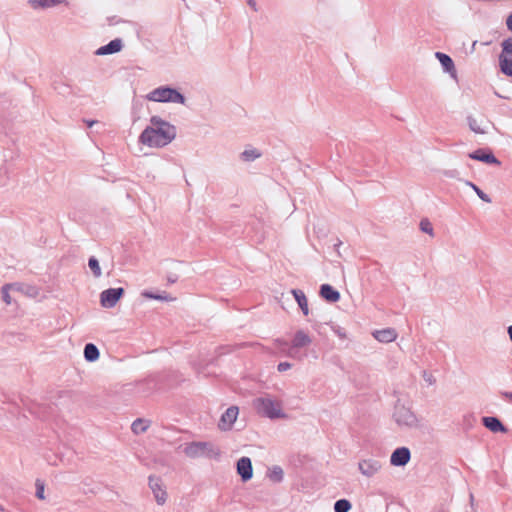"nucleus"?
Wrapping results in <instances>:
<instances>
[{
  "instance_id": "nucleus-1",
  "label": "nucleus",
  "mask_w": 512,
  "mask_h": 512,
  "mask_svg": "<svg viewBox=\"0 0 512 512\" xmlns=\"http://www.w3.org/2000/svg\"><path fill=\"white\" fill-rule=\"evenodd\" d=\"M150 124L141 132L138 141L149 148L160 149L169 145L177 136L176 127L160 116H152Z\"/></svg>"
},
{
  "instance_id": "nucleus-2",
  "label": "nucleus",
  "mask_w": 512,
  "mask_h": 512,
  "mask_svg": "<svg viewBox=\"0 0 512 512\" xmlns=\"http://www.w3.org/2000/svg\"><path fill=\"white\" fill-rule=\"evenodd\" d=\"M183 453L191 459L201 457L218 459L221 455V450L211 442L194 441L184 445Z\"/></svg>"
},
{
  "instance_id": "nucleus-3",
  "label": "nucleus",
  "mask_w": 512,
  "mask_h": 512,
  "mask_svg": "<svg viewBox=\"0 0 512 512\" xmlns=\"http://www.w3.org/2000/svg\"><path fill=\"white\" fill-rule=\"evenodd\" d=\"M258 413L270 419L286 418L282 409V402L271 395H265L254 400Z\"/></svg>"
},
{
  "instance_id": "nucleus-4",
  "label": "nucleus",
  "mask_w": 512,
  "mask_h": 512,
  "mask_svg": "<svg viewBox=\"0 0 512 512\" xmlns=\"http://www.w3.org/2000/svg\"><path fill=\"white\" fill-rule=\"evenodd\" d=\"M146 98L149 101L153 102H164V103H178V104H185V97L178 92L176 89L168 87V86H161L158 87L151 92H149L146 95Z\"/></svg>"
},
{
  "instance_id": "nucleus-5",
  "label": "nucleus",
  "mask_w": 512,
  "mask_h": 512,
  "mask_svg": "<svg viewBox=\"0 0 512 512\" xmlns=\"http://www.w3.org/2000/svg\"><path fill=\"white\" fill-rule=\"evenodd\" d=\"M393 416L399 426L414 428L418 425L416 415L411 411V409L404 405H397Z\"/></svg>"
},
{
  "instance_id": "nucleus-6",
  "label": "nucleus",
  "mask_w": 512,
  "mask_h": 512,
  "mask_svg": "<svg viewBox=\"0 0 512 512\" xmlns=\"http://www.w3.org/2000/svg\"><path fill=\"white\" fill-rule=\"evenodd\" d=\"M502 52L499 55V67L503 74L512 76V38L505 39L502 43Z\"/></svg>"
},
{
  "instance_id": "nucleus-7",
  "label": "nucleus",
  "mask_w": 512,
  "mask_h": 512,
  "mask_svg": "<svg viewBox=\"0 0 512 512\" xmlns=\"http://www.w3.org/2000/svg\"><path fill=\"white\" fill-rule=\"evenodd\" d=\"M382 469V461L373 457L363 458L358 462V470L365 478H373L377 476Z\"/></svg>"
},
{
  "instance_id": "nucleus-8",
  "label": "nucleus",
  "mask_w": 512,
  "mask_h": 512,
  "mask_svg": "<svg viewBox=\"0 0 512 512\" xmlns=\"http://www.w3.org/2000/svg\"><path fill=\"white\" fill-rule=\"evenodd\" d=\"M148 485L156 503L158 505H164L167 501L168 494L161 478L153 475L149 476Z\"/></svg>"
},
{
  "instance_id": "nucleus-9",
  "label": "nucleus",
  "mask_w": 512,
  "mask_h": 512,
  "mask_svg": "<svg viewBox=\"0 0 512 512\" xmlns=\"http://www.w3.org/2000/svg\"><path fill=\"white\" fill-rule=\"evenodd\" d=\"M124 295L123 288H109L101 292L100 304L104 308H113Z\"/></svg>"
},
{
  "instance_id": "nucleus-10",
  "label": "nucleus",
  "mask_w": 512,
  "mask_h": 512,
  "mask_svg": "<svg viewBox=\"0 0 512 512\" xmlns=\"http://www.w3.org/2000/svg\"><path fill=\"white\" fill-rule=\"evenodd\" d=\"M239 414V409L237 406L229 407L221 416L220 421L218 423V427L222 431H227L231 429L233 423L236 421Z\"/></svg>"
},
{
  "instance_id": "nucleus-11",
  "label": "nucleus",
  "mask_w": 512,
  "mask_h": 512,
  "mask_svg": "<svg viewBox=\"0 0 512 512\" xmlns=\"http://www.w3.org/2000/svg\"><path fill=\"white\" fill-rule=\"evenodd\" d=\"M411 458L410 450L407 447H399L395 449L390 457V463L393 466H405Z\"/></svg>"
},
{
  "instance_id": "nucleus-12",
  "label": "nucleus",
  "mask_w": 512,
  "mask_h": 512,
  "mask_svg": "<svg viewBox=\"0 0 512 512\" xmlns=\"http://www.w3.org/2000/svg\"><path fill=\"white\" fill-rule=\"evenodd\" d=\"M237 473L241 476L242 481L246 482L253 476L252 462L249 457H241L237 461Z\"/></svg>"
},
{
  "instance_id": "nucleus-13",
  "label": "nucleus",
  "mask_w": 512,
  "mask_h": 512,
  "mask_svg": "<svg viewBox=\"0 0 512 512\" xmlns=\"http://www.w3.org/2000/svg\"><path fill=\"white\" fill-rule=\"evenodd\" d=\"M372 335L377 341L381 343H390L396 340L398 334L394 328H385L381 330H375Z\"/></svg>"
},
{
  "instance_id": "nucleus-14",
  "label": "nucleus",
  "mask_w": 512,
  "mask_h": 512,
  "mask_svg": "<svg viewBox=\"0 0 512 512\" xmlns=\"http://www.w3.org/2000/svg\"><path fill=\"white\" fill-rule=\"evenodd\" d=\"M469 157L474 160L482 161L487 164H496L499 165L500 161L491 153L485 152L483 149H478L469 154Z\"/></svg>"
},
{
  "instance_id": "nucleus-15",
  "label": "nucleus",
  "mask_w": 512,
  "mask_h": 512,
  "mask_svg": "<svg viewBox=\"0 0 512 512\" xmlns=\"http://www.w3.org/2000/svg\"><path fill=\"white\" fill-rule=\"evenodd\" d=\"M123 47V42L121 39L117 38L112 41H110L107 45H104L97 49L96 54L97 55H109L114 54L119 51H121Z\"/></svg>"
},
{
  "instance_id": "nucleus-16",
  "label": "nucleus",
  "mask_w": 512,
  "mask_h": 512,
  "mask_svg": "<svg viewBox=\"0 0 512 512\" xmlns=\"http://www.w3.org/2000/svg\"><path fill=\"white\" fill-rule=\"evenodd\" d=\"M320 296L330 303H335L340 299V293L329 284H323L320 287Z\"/></svg>"
},
{
  "instance_id": "nucleus-17",
  "label": "nucleus",
  "mask_w": 512,
  "mask_h": 512,
  "mask_svg": "<svg viewBox=\"0 0 512 512\" xmlns=\"http://www.w3.org/2000/svg\"><path fill=\"white\" fill-rule=\"evenodd\" d=\"M312 343L311 337L303 330L296 331L292 340V348H304Z\"/></svg>"
},
{
  "instance_id": "nucleus-18",
  "label": "nucleus",
  "mask_w": 512,
  "mask_h": 512,
  "mask_svg": "<svg viewBox=\"0 0 512 512\" xmlns=\"http://www.w3.org/2000/svg\"><path fill=\"white\" fill-rule=\"evenodd\" d=\"M483 425L492 432H503L507 431L506 427L496 417H484L482 419Z\"/></svg>"
},
{
  "instance_id": "nucleus-19",
  "label": "nucleus",
  "mask_w": 512,
  "mask_h": 512,
  "mask_svg": "<svg viewBox=\"0 0 512 512\" xmlns=\"http://www.w3.org/2000/svg\"><path fill=\"white\" fill-rule=\"evenodd\" d=\"M12 290L21 292L29 297H37L39 294V291L36 287L27 285L24 283L16 282V283H10Z\"/></svg>"
},
{
  "instance_id": "nucleus-20",
  "label": "nucleus",
  "mask_w": 512,
  "mask_h": 512,
  "mask_svg": "<svg viewBox=\"0 0 512 512\" xmlns=\"http://www.w3.org/2000/svg\"><path fill=\"white\" fill-rule=\"evenodd\" d=\"M436 58L441 63L443 69L445 72L452 73V76H455V66L454 62L451 59V57L447 54H444L442 52H436L435 53Z\"/></svg>"
},
{
  "instance_id": "nucleus-21",
  "label": "nucleus",
  "mask_w": 512,
  "mask_h": 512,
  "mask_svg": "<svg viewBox=\"0 0 512 512\" xmlns=\"http://www.w3.org/2000/svg\"><path fill=\"white\" fill-rule=\"evenodd\" d=\"M292 295L294 296L296 302L298 303L300 309L302 310L303 314L307 316L309 314V308H308V301L304 294V292L300 289H292L291 290Z\"/></svg>"
},
{
  "instance_id": "nucleus-22",
  "label": "nucleus",
  "mask_w": 512,
  "mask_h": 512,
  "mask_svg": "<svg viewBox=\"0 0 512 512\" xmlns=\"http://www.w3.org/2000/svg\"><path fill=\"white\" fill-rule=\"evenodd\" d=\"M65 0H30L29 3L34 9H46L51 8L61 3H64Z\"/></svg>"
},
{
  "instance_id": "nucleus-23",
  "label": "nucleus",
  "mask_w": 512,
  "mask_h": 512,
  "mask_svg": "<svg viewBox=\"0 0 512 512\" xmlns=\"http://www.w3.org/2000/svg\"><path fill=\"white\" fill-rule=\"evenodd\" d=\"M99 350L96 345L88 343L84 347V357L88 362H94L99 358Z\"/></svg>"
},
{
  "instance_id": "nucleus-24",
  "label": "nucleus",
  "mask_w": 512,
  "mask_h": 512,
  "mask_svg": "<svg viewBox=\"0 0 512 512\" xmlns=\"http://www.w3.org/2000/svg\"><path fill=\"white\" fill-rule=\"evenodd\" d=\"M260 156H261V153L257 149L248 148V149H245L240 154V159L244 162H251V161L258 159Z\"/></svg>"
},
{
  "instance_id": "nucleus-25",
  "label": "nucleus",
  "mask_w": 512,
  "mask_h": 512,
  "mask_svg": "<svg viewBox=\"0 0 512 512\" xmlns=\"http://www.w3.org/2000/svg\"><path fill=\"white\" fill-rule=\"evenodd\" d=\"M149 427V423L143 419H136L131 426L132 431L135 434L144 433Z\"/></svg>"
},
{
  "instance_id": "nucleus-26",
  "label": "nucleus",
  "mask_w": 512,
  "mask_h": 512,
  "mask_svg": "<svg viewBox=\"0 0 512 512\" xmlns=\"http://www.w3.org/2000/svg\"><path fill=\"white\" fill-rule=\"evenodd\" d=\"M467 122H468V126L469 128L474 132V133H477V134H485L486 133V130L484 128L481 127L479 121L472 117V116H469L467 118Z\"/></svg>"
},
{
  "instance_id": "nucleus-27",
  "label": "nucleus",
  "mask_w": 512,
  "mask_h": 512,
  "mask_svg": "<svg viewBox=\"0 0 512 512\" xmlns=\"http://www.w3.org/2000/svg\"><path fill=\"white\" fill-rule=\"evenodd\" d=\"M88 266L96 278L101 277V275H102L101 267H100L99 261L94 256L89 258Z\"/></svg>"
},
{
  "instance_id": "nucleus-28",
  "label": "nucleus",
  "mask_w": 512,
  "mask_h": 512,
  "mask_svg": "<svg viewBox=\"0 0 512 512\" xmlns=\"http://www.w3.org/2000/svg\"><path fill=\"white\" fill-rule=\"evenodd\" d=\"M284 472L281 467L279 466H273L269 470V478L274 482H281L283 479Z\"/></svg>"
},
{
  "instance_id": "nucleus-29",
  "label": "nucleus",
  "mask_w": 512,
  "mask_h": 512,
  "mask_svg": "<svg viewBox=\"0 0 512 512\" xmlns=\"http://www.w3.org/2000/svg\"><path fill=\"white\" fill-rule=\"evenodd\" d=\"M352 505L347 499L337 500L334 504L335 512H349Z\"/></svg>"
},
{
  "instance_id": "nucleus-30",
  "label": "nucleus",
  "mask_w": 512,
  "mask_h": 512,
  "mask_svg": "<svg viewBox=\"0 0 512 512\" xmlns=\"http://www.w3.org/2000/svg\"><path fill=\"white\" fill-rule=\"evenodd\" d=\"M466 184L475 191V193L481 200H483L486 203H491V198L486 193H484L477 185L470 181H467Z\"/></svg>"
},
{
  "instance_id": "nucleus-31",
  "label": "nucleus",
  "mask_w": 512,
  "mask_h": 512,
  "mask_svg": "<svg viewBox=\"0 0 512 512\" xmlns=\"http://www.w3.org/2000/svg\"><path fill=\"white\" fill-rule=\"evenodd\" d=\"M142 296L148 299H155V300H161V301H170L172 298H170L166 293L163 294H154L149 291L142 292Z\"/></svg>"
},
{
  "instance_id": "nucleus-32",
  "label": "nucleus",
  "mask_w": 512,
  "mask_h": 512,
  "mask_svg": "<svg viewBox=\"0 0 512 512\" xmlns=\"http://www.w3.org/2000/svg\"><path fill=\"white\" fill-rule=\"evenodd\" d=\"M420 229L422 232L429 234L431 237L434 236V230L432 224L428 219H423L420 222Z\"/></svg>"
},
{
  "instance_id": "nucleus-33",
  "label": "nucleus",
  "mask_w": 512,
  "mask_h": 512,
  "mask_svg": "<svg viewBox=\"0 0 512 512\" xmlns=\"http://www.w3.org/2000/svg\"><path fill=\"white\" fill-rule=\"evenodd\" d=\"M12 290V287L9 284H5L2 289H1V292H2V297H3V301L7 304V305H10L12 300H11V296L9 294V291Z\"/></svg>"
},
{
  "instance_id": "nucleus-34",
  "label": "nucleus",
  "mask_w": 512,
  "mask_h": 512,
  "mask_svg": "<svg viewBox=\"0 0 512 512\" xmlns=\"http://www.w3.org/2000/svg\"><path fill=\"white\" fill-rule=\"evenodd\" d=\"M332 331L341 339H346L347 338V334H346V331L341 328L340 326L338 325H333L331 327Z\"/></svg>"
},
{
  "instance_id": "nucleus-35",
  "label": "nucleus",
  "mask_w": 512,
  "mask_h": 512,
  "mask_svg": "<svg viewBox=\"0 0 512 512\" xmlns=\"http://www.w3.org/2000/svg\"><path fill=\"white\" fill-rule=\"evenodd\" d=\"M292 367V365L289 362H281L278 364L277 369L279 372H284L289 370Z\"/></svg>"
},
{
  "instance_id": "nucleus-36",
  "label": "nucleus",
  "mask_w": 512,
  "mask_h": 512,
  "mask_svg": "<svg viewBox=\"0 0 512 512\" xmlns=\"http://www.w3.org/2000/svg\"><path fill=\"white\" fill-rule=\"evenodd\" d=\"M37 490H36V496L43 500L45 497H44V486L42 484H39L37 483Z\"/></svg>"
},
{
  "instance_id": "nucleus-37",
  "label": "nucleus",
  "mask_w": 512,
  "mask_h": 512,
  "mask_svg": "<svg viewBox=\"0 0 512 512\" xmlns=\"http://www.w3.org/2000/svg\"><path fill=\"white\" fill-rule=\"evenodd\" d=\"M423 377L425 381L428 382L430 385H432L435 382V379L430 374L424 373Z\"/></svg>"
},
{
  "instance_id": "nucleus-38",
  "label": "nucleus",
  "mask_w": 512,
  "mask_h": 512,
  "mask_svg": "<svg viewBox=\"0 0 512 512\" xmlns=\"http://www.w3.org/2000/svg\"><path fill=\"white\" fill-rule=\"evenodd\" d=\"M247 4L255 11H258L256 0H246Z\"/></svg>"
},
{
  "instance_id": "nucleus-39",
  "label": "nucleus",
  "mask_w": 512,
  "mask_h": 512,
  "mask_svg": "<svg viewBox=\"0 0 512 512\" xmlns=\"http://www.w3.org/2000/svg\"><path fill=\"white\" fill-rule=\"evenodd\" d=\"M506 25H507V28L510 31H512V12L510 13V15L506 19Z\"/></svg>"
},
{
  "instance_id": "nucleus-40",
  "label": "nucleus",
  "mask_w": 512,
  "mask_h": 512,
  "mask_svg": "<svg viewBox=\"0 0 512 512\" xmlns=\"http://www.w3.org/2000/svg\"><path fill=\"white\" fill-rule=\"evenodd\" d=\"M341 244H342V242L340 240H338L337 243L334 244V249L339 256H340L339 248H340Z\"/></svg>"
},
{
  "instance_id": "nucleus-41",
  "label": "nucleus",
  "mask_w": 512,
  "mask_h": 512,
  "mask_svg": "<svg viewBox=\"0 0 512 512\" xmlns=\"http://www.w3.org/2000/svg\"><path fill=\"white\" fill-rule=\"evenodd\" d=\"M503 396L512 402V392H504Z\"/></svg>"
},
{
  "instance_id": "nucleus-42",
  "label": "nucleus",
  "mask_w": 512,
  "mask_h": 512,
  "mask_svg": "<svg viewBox=\"0 0 512 512\" xmlns=\"http://www.w3.org/2000/svg\"><path fill=\"white\" fill-rule=\"evenodd\" d=\"M97 121L95 120H85V123L88 125V127H92Z\"/></svg>"
},
{
  "instance_id": "nucleus-43",
  "label": "nucleus",
  "mask_w": 512,
  "mask_h": 512,
  "mask_svg": "<svg viewBox=\"0 0 512 512\" xmlns=\"http://www.w3.org/2000/svg\"><path fill=\"white\" fill-rule=\"evenodd\" d=\"M507 333H508L509 338H510V340H511V342H512V325L508 327V329H507Z\"/></svg>"
}]
</instances>
